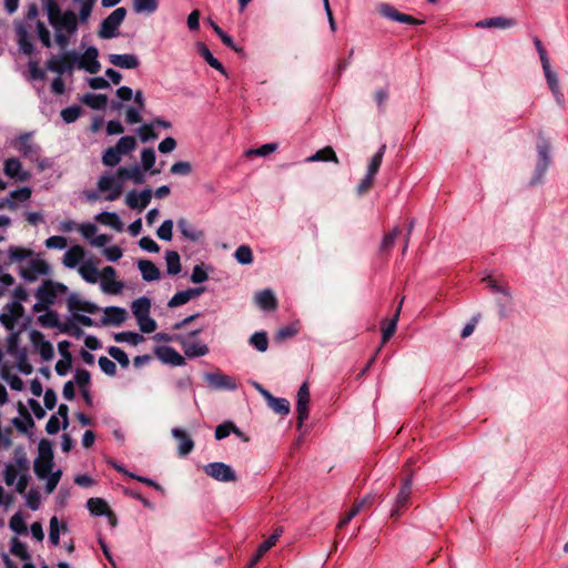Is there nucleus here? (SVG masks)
<instances>
[{
    "mask_svg": "<svg viewBox=\"0 0 568 568\" xmlns=\"http://www.w3.org/2000/svg\"><path fill=\"white\" fill-rule=\"evenodd\" d=\"M109 61L115 67L132 69L139 65V59L133 54H110Z\"/></svg>",
    "mask_w": 568,
    "mask_h": 568,
    "instance_id": "35",
    "label": "nucleus"
},
{
    "mask_svg": "<svg viewBox=\"0 0 568 568\" xmlns=\"http://www.w3.org/2000/svg\"><path fill=\"white\" fill-rule=\"evenodd\" d=\"M9 264L17 266L19 275L26 282H36L51 274L50 264L33 250L19 245H10L7 248Z\"/></svg>",
    "mask_w": 568,
    "mask_h": 568,
    "instance_id": "1",
    "label": "nucleus"
},
{
    "mask_svg": "<svg viewBox=\"0 0 568 568\" xmlns=\"http://www.w3.org/2000/svg\"><path fill=\"white\" fill-rule=\"evenodd\" d=\"M178 227H179L181 234L185 239H187V240H190L192 242H197V241H200L203 237V232L197 230L196 227H194L185 219H180L178 221Z\"/></svg>",
    "mask_w": 568,
    "mask_h": 568,
    "instance_id": "34",
    "label": "nucleus"
},
{
    "mask_svg": "<svg viewBox=\"0 0 568 568\" xmlns=\"http://www.w3.org/2000/svg\"><path fill=\"white\" fill-rule=\"evenodd\" d=\"M122 155L114 148H108L102 155V163L106 166H115L120 163Z\"/></svg>",
    "mask_w": 568,
    "mask_h": 568,
    "instance_id": "53",
    "label": "nucleus"
},
{
    "mask_svg": "<svg viewBox=\"0 0 568 568\" xmlns=\"http://www.w3.org/2000/svg\"><path fill=\"white\" fill-rule=\"evenodd\" d=\"M94 219H95V221L100 222L101 224L108 225L115 231L123 230V223L121 222V220L116 213L101 212V213L97 214Z\"/></svg>",
    "mask_w": 568,
    "mask_h": 568,
    "instance_id": "38",
    "label": "nucleus"
},
{
    "mask_svg": "<svg viewBox=\"0 0 568 568\" xmlns=\"http://www.w3.org/2000/svg\"><path fill=\"white\" fill-rule=\"evenodd\" d=\"M83 103H85L88 106L101 110L104 109L108 104V97L104 94H95V93H87L82 98Z\"/></svg>",
    "mask_w": 568,
    "mask_h": 568,
    "instance_id": "40",
    "label": "nucleus"
},
{
    "mask_svg": "<svg viewBox=\"0 0 568 568\" xmlns=\"http://www.w3.org/2000/svg\"><path fill=\"white\" fill-rule=\"evenodd\" d=\"M172 435L179 442L178 452L180 456H186L193 450L194 442L185 430L173 428Z\"/></svg>",
    "mask_w": 568,
    "mask_h": 568,
    "instance_id": "26",
    "label": "nucleus"
},
{
    "mask_svg": "<svg viewBox=\"0 0 568 568\" xmlns=\"http://www.w3.org/2000/svg\"><path fill=\"white\" fill-rule=\"evenodd\" d=\"M172 230H173V221L165 220L156 231V235L159 239L164 241H171L172 239Z\"/></svg>",
    "mask_w": 568,
    "mask_h": 568,
    "instance_id": "64",
    "label": "nucleus"
},
{
    "mask_svg": "<svg viewBox=\"0 0 568 568\" xmlns=\"http://www.w3.org/2000/svg\"><path fill=\"white\" fill-rule=\"evenodd\" d=\"M155 164V152L152 149H144V173L150 171L151 174H158L162 168L152 169ZM163 166V163L161 164Z\"/></svg>",
    "mask_w": 568,
    "mask_h": 568,
    "instance_id": "57",
    "label": "nucleus"
},
{
    "mask_svg": "<svg viewBox=\"0 0 568 568\" xmlns=\"http://www.w3.org/2000/svg\"><path fill=\"white\" fill-rule=\"evenodd\" d=\"M307 162H318V161H332L337 163L338 159L334 152V150L331 146H326L322 150H318L315 154L311 155L306 160Z\"/></svg>",
    "mask_w": 568,
    "mask_h": 568,
    "instance_id": "44",
    "label": "nucleus"
},
{
    "mask_svg": "<svg viewBox=\"0 0 568 568\" xmlns=\"http://www.w3.org/2000/svg\"><path fill=\"white\" fill-rule=\"evenodd\" d=\"M267 404L276 414L287 415L290 413L291 405H290V402L286 398H281V397H274L273 396L267 402Z\"/></svg>",
    "mask_w": 568,
    "mask_h": 568,
    "instance_id": "47",
    "label": "nucleus"
},
{
    "mask_svg": "<svg viewBox=\"0 0 568 568\" xmlns=\"http://www.w3.org/2000/svg\"><path fill=\"white\" fill-rule=\"evenodd\" d=\"M53 455L50 444L41 440L39 444V457L34 460L33 469L38 478L45 479L52 473Z\"/></svg>",
    "mask_w": 568,
    "mask_h": 568,
    "instance_id": "7",
    "label": "nucleus"
},
{
    "mask_svg": "<svg viewBox=\"0 0 568 568\" xmlns=\"http://www.w3.org/2000/svg\"><path fill=\"white\" fill-rule=\"evenodd\" d=\"M250 345L258 352H265L268 347V339L265 332H256L250 337Z\"/></svg>",
    "mask_w": 568,
    "mask_h": 568,
    "instance_id": "50",
    "label": "nucleus"
},
{
    "mask_svg": "<svg viewBox=\"0 0 568 568\" xmlns=\"http://www.w3.org/2000/svg\"><path fill=\"white\" fill-rule=\"evenodd\" d=\"M68 293L64 284L44 281L36 291L37 303L33 306L34 312L47 311L51 305L61 302Z\"/></svg>",
    "mask_w": 568,
    "mask_h": 568,
    "instance_id": "3",
    "label": "nucleus"
},
{
    "mask_svg": "<svg viewBox=\"0 0 568 568\" xmlns=\"http://www.w3.org/2000/svg\"><path fill=\"white\" fill-rule=\"evenodd\" d=\"M171 123L162 119L144 123V142L156 139L159 136V129H169Z\"/></svg>",
    "mask_w": 568,
    "mask_h": 568,
    "instance_id": "36",
    "label": "nucleus"
},
{
    "mask_svg": "<svg viewBox=\"0 0 568 568\" xmlns=\"http://www.w3.org/2000/svg\"><path fill=\"white\" fill-rule=\"evenodd\" d=\"M386 151V145L382 144L379 150L374 154V156L371 159V162L367 168V174L375 176L381 168L383 156Z\"/></svg>",
    "mask_w": 568,
    "mask_h": 568,
    "instance_id": "48",
    "label": "nucleus"
},
{
    "mask_svg": "<svg viewBox=\"0 0 568 568\" xmlns=\"http://www.w3.org/2000/svg\"><path fill=\"white\" fill-rule=\"evenodd\" d=\"M10 551L12 555L19 557L22 560L30 559L27 546L23 542H21L18 538H12Z\"/></svg>",
    "mask_w": 568,
    "mask_h": 568,
    "instance_id": "56",
    "label": "nucleus"
},
{
    "mask_svg": "<svg viewBox=\"0 0 568 568\" xmlns=\"http://www.w3.org/2000/svg\"><path fill=\"white\" fill-rule=\"evenodd\" d=\"M412 485H413V474L409 471L404 479L402 487L399 489V493L396 497L395 505L390 511V517L397 518L400 515V509L406 507L410 493H412Z\"/></svg>",
    "mask_w": 568,
    "mask_h": 568,
    "instance_id": "13",
    "label": "nucleus"
},
{
    "mask_svg": "<svg viewBox=\"0 0 568 568\" xmlns=\"http://www.w3.org/2000/svg\"><path fill=\"white\" fill-rule=\"evenodd\" d=\"M44 312L38 317L39 323L45 327H55L59 322L57 313L49 311V308Z\"/></svg>",
    "mask_w": 568,
    "mask_h": 568,
    "instance_id": "61",
    "label": "nucleus"
},
{
    "mask_svg": "<svg viewBox=\"0 0 568 568\" xmlns=\"http://www.w3.org/2000/svg\"><path fill=\"white\" fill-rule=\"evenodd\" d=\"M541 65H542V70H544L547 83H548L551 92L556 97H559L560 90H559L558 78H557V74L551 70L550 62L548 61V62H546V64H541Z\"/></svg>",
    "mask_w": 568,
    "mask_h": 568,
    "instance_id": "43",
    "label": "nucleus"
},
{
    "mask_svg": "<svg viewBox=\"0 0 568 568\" xmlns=\"http://www.w3.org/2000/svg\"><path fill=\"white\" fill-rule=\"evenodd\" d=\"M44 9L47 11L50 24H55L58 18L63 13L55 0H44Z\"/></svg>",
    "mask_w": 568,
    "mask_h": 568,
    "instance_id": "49",
    "label": "nucleus"
},
{
    "mask_svg": "<svg viewBox=\"0 0 568 568\" xmlns=\"http://www.w3.org/2000/svg\"><path fill=\"white\" fill-rule=\"evenodd\" d=\"M23 316V307L22 305H19V303H9L7 304L2 312L0 313V323L12 333L9 337V345L11 346L13 343H16L18 338V332H13L16 328L17 323L22 318Z\"/></svg>",
    "mask_w": 568,
    "mask_h": 568,
    "instance_id": "5",
    "label": "nucleus"
},
{
    "mask_svg": "<svg viewBox=\"0 0 568 568\" xmlns=\"http://www.w3.org/2000/svg\"><path fill=\"white\" fill-rule=\"evenodd\" d=\"M32 338L37 344L41 358L45 362L51 361L54 356V349L50 342L44 341L41 333L32 332Z\"/></svg>",
    "mask_w": 568,
    "mask_h": 568,
    "instance_id": "31",
    "label": "nucleus"
},
{
    "mask_svg": "<svg viewBox=\"0 0 568 568\" xmlns=\"http://www.w3.org/2000/svg\"><path fill=\"white\" fill-rule=\"evenodd\" d=\"M78 53L74 51H67L59 55H53L47 61V69L58 74L71 72L77 65Z\"/></svg>",
    "mask_w": 568,
    "mask_h": 568,
    "instance_id": "8",
    "label": "nucleus"
},
{
    "mask_svg": "<svg viewBox=\"0 0 568 568\" xmlns=\"http://www.w3.org/2000/svg\"><path fill=\"white\" fill-rule=\"evenodd\" d=\"M277 148H278L277 143H266L256 149H248L245 152V156H247V158H251L253 155L266 156V155L275 152L277 150Z\"/></svg>",
    "mask_w": 568,
    "mask_h": 568,
    "instance_id": "55",
    "label": "nucleus"
},
{
    "mask_svg": "<svg viewBox=\"0 0 568 568\" xmlns=\"http://www.w3.org/2000/svg\"><path fill=\"white\" fill-rule=\"evenodd\" d=\"M136 146V141L134 136L125 135L122 136L118 143L115 144V149L119 151L121 155H126L131 151H133Z\"/></svg>",
    "mask_w": 568,
    "mask_h": 568,
    "instance_id": "46",
    "label": "nucleus"
},
{
    "mask_svg": "<svg viewBox=\"0 0 568 568\" xmlns=\"http://www.w3.org/2000/svg\"><path fill=\"white\" fill-rule=\"evenodd\" d=\"M68 531V526L65 523L60 525L57 516H53L50 519L49 524V541L52 546L57 547L60 544V535L65 534Z\"/></svg>",
    "mask_w": 568,
    "mask_h": 568,
    "instance_id": "32",
    "label": "nucleus"
},
{
    "mask_svg": "<svg viewBox=\"0 0 568 568\" xmlns=\"http://www.w3.org/2000/svg\"><path fill=\"white\" fill-rule=\"evenodd\" d=\"M400 233L399 227H394L389 233L385 234L379 245L381 254H388L394 247L395 241Z\"/></svg>",
    "mask_w": 568,
    "mask_h": 568,
    "instance_id": "42",
    "label": "nucleus"
},
{
    "mask_svg": "<svg viewBox=\"0 0 568 568\" xmlns=\"http://www.w3.org/2000/svg\"><path fill=\"white\" fill-rule=\"evenodd\" d=\"M85 250L79 245L74 244L68 247L62 257V264L64 267L73 270L79 268L82 262H84Z\"/></svg>",
    "mask_w": 568,
    "mask_h": 568,
    "instance_id": "19",
    "label": "nucleus"
},
{
    "mask_svg": "<svg viewBox=\"0 0 568 568\" xmlns=\"http://www.w3.org/2000/svg\"><path fill=\"white\" fill-rule=\"evenodd\" d=\"M55 31H67L73 33L78 29V21L75 13L72 11L63 12L57 20L55 24H52Z\"/></svg>",
    "mask_w": 568,
    "mask_h": 568,
    "instance_id": "25",
    "label": "nucleus"
},
{
    "mask_svg": "<svg viewBox=\"0 0 568 568\" xmlns=\"http://www.w3.org/2000/svg\"><path fill=\"white\" fill-rule=\"evenodd\" d=\"M81 108L79 105H72L61 111V118L65 123H72L81 115Z\"/></svg>",
    "mask_w": 568,
    "mask_h": 568,
    "instance_id": "59",
    "label": "nucleus"
},
{
    "mask_svg": "<svg viewBox=\"0 0 568 568\" xmlns=\"http://www.w3.org/2000/svg\"><path fill=\"white\" fill-rule=\"evenodd\" d=\"M283 531V527L275 528L274 532L258 546L256 554L248 561V568L254 567L261 560V558L275 545Z\"/></svg>",
    "mask_w": 568,
    "mask_h": 568,
    "instance_id": "21",
    "label": "nucleus"
},
{
    "mask_svg": "<svg viewBox=\"0 0 568 568\" xmlns=\"http://www.w3.org/2000/svg\"><path fill=\"white\" fill-rule=\"evenodd\" d=\"M538 162L531 183H539L550 164V148L545 141L537 145Z\"/></svg>",
    "mask_w": 568,
    "mask_h": 568,
    "instance_id": "14",
    "label": "nucleus"
},
{
    "mask_svg": "<svg viewBox=\"0 0 568 568\" xmlns=\"http://www.w3.org/2000/svg\"><path fill=\"white\" fill-rule=\"evenodd\" d=\"M98 49L95 47H89L82 55L78 54L77 67L83 69L89 73L99 72L101 65L98 61Z\"/></svg>",
    "mask_w": 568,
    "mask_h": 568,
    "instance_id": "17",
    "label": "nucleus"
},
{
    "mask_svg": "<svg viewBox=\"0 0 568 568\" xmlns=\"http://www.w3.org/2000/svg\"><path fill=\"white\" fill-rule=\"evenodd\" d=\"M195 49L211 68L227 77L226 70L223 67V64L212 54V52L204 42H196Z\"/></svg>",
    "mask_w": 568,
    "mask_h": 568,
    "instance_id": "24",
    "label": "nucleus"
},
{
    "mask_svg": "<svg viewBox=\"0 0 568 568\" xmlns=\"http://www.w3.org/2000/svg\"><path fill=\"white\" fill-rule=\"evenodd\" d=\"M484 281L487 283L488 287L491 290L493 293L504 295L507 298V301L511 298L510 291L507 285L499 284L491 276L485 277Z\"/></svg>",
    "mask_w": 568,
    "mask_h": 568,
    "instance_id": "51",
    "label": "nucleus"
},
{
    "mask_svg": "<svg viewBox=\"0 0 568 568\" xmlns=\"http://www.w3.org/2000/svg\"><path fill=\"white\" fill-rule=\"evenodd\" d=\"M378 11L383 17H385L389 20L399 22V23H405V24H410V26H418V24L424 23L423 20H417L413 16L397 11L393 6H390L388 3H382L378 7Z\"/></svg>",
    "mask_w": 568,
    "mask_h": 568,
    "instance_id": "15",
    "label": "nucleus"
},
{
    "mask_svg": "<svg viewBox=\"0 0 568 568\" xmlns=\"http://www.w3.org/2000/svg\"><path fill=\"white\" fill-rule=\"evenodd\" d=\"M204 378L209 387L213 389L234 390L237 388L235 378L223 373H206Z\"/></svg>",
    "mask_w": 568,
    "mask_h": 568,
    "instance_id": "16",
    "label": "nucleus"
},
{
    "mask_svg": "<svg viewBox=\"0 0 568 568\" xmlns=\"http://www.w3.org/2000/svg\"><path fill=\"white\" fill-rule=\"evenodd\" d=\"M71 368V355L65 351L62 359H59L55 364V372L60 376H64Z\"/></svg>",
    "mask_w": 568,
    "mask_h": 568,
    "instance_id": "62",
    "label": "nucleus"
},
{
    "mask_svg": "<svg viewBox=\"0 0 568 568\" xmlns=\"http://www.w3.org/2000/svg\"><path fill=\"white\" fill-rule=\"evenodd\" d=\"M310 388L307 383H303L297 392V402H296V410H297V425L301 427L308 418V403H310Z\"/></svg>",
    "mask_w": 568,
    "mask_h": 568,
    "instance_id": "18",
    "label": "nucleus"
},
{
    "mask_svg": "<svg viewBox=\"0 0 568 568\" xmlns=\"http://www.w3.org/2000/svg\"><path fill=\"white\" fill-rule=\"evenodd\" d=\"M166 271L171 275L181 272L180 255L175 251H168L165 254Z\"/></svg>",
    "mask_w": 568,
    "mask_h": 568,
    "instance_id": "45",
    "label": "nucleus"
},
{
    "mask_svg": "<svg viewBox=\"0 0 568 568\" xmlns=\"http://www.w3.org/2000/svg\"><path fill=\"white\" fill-rule=\"evenodd\" d=\"M515 24L516 21L514 19L506 17H493L476 22V27L481 29H509L513 28Z\"/></svg>",
    "mask_w": 568,
    "mask_h": 568,
    "instance_id": "28",
    "label": "nucleus"
},
{
    "mask_svg": "<svg viewBox=\"0 0 568 568\" xmlns=\"http://www.w3.org/2000/svg\"><path fill=\"white\" fill-rule=\"evenodd\" d=\"M78 273L88 283H97L101 272L97 268L91 260H87L79 265Z\"/></svg>",
    "mask_w": 568,
    "mask_h": 568,
    "instance_id": "30",
    "label": "nucleus"
},
{
    "mask_svg": "<svg viewBox=\"0 0 568 568\" xmlns=\"http://www.w3.org/2000/svg\"><path fill=\"white\" fill-rule=\"evenodd\" d=\"M9 527L12 531H14L16 534L18 535H23L27 532V525H26V520H24V517L22 516V514L19 511V513H16L11 518H10V521H9Z\"/></svg>",
    "mask_w": 568,
    "mask_h": 568,
    "instance_id": "52",
    "label": "nucleus"
},
{
    "mask_svg": "<svg viewBox=\"0 0 568 568\" xmlns=\"http://www.w3.org/2000/svg\"><path fill=\"white\" fill-rule=\"evenodd\" d=\"M126 10L124 8H116L113 10L102 22L99 29V37L101 39H112L119 34V28L124 21Z\"/></svg>",
    "mask_w": 568,
    "mask_h": 568,
    "instance_id": "6",
    "label": "nucleus"
},
{
    "mask_svg": "<svg viewBox=\"0 0 568 568\" xmlns=\"http://www.w3.org/2000/svg\"><path fill=\"white\" fill-rule=\"evenodd\" d=\"M87 507L92 515L102 516L106 515L111 527H115L116 518L109 509L108 504L101 498H90L87 501Z\"/></svg>",
    "mask_w": 568,
    "mask_h": 568,
    "instance_id": "22",
    "label": "nucleus"
},
{
    "mask_svg": "<svg viewBox=\"0 0 568 568\" xmlns=\"http://www.w3.org/2000/svg\"><path fill=\"white\" fill-rule=\"evenodd\" d=\"M17 37L20 50L24 54H31L33 52V45L29 39V33L23 26L17 28Z\"/></svg>",
    "mask_w": 568,
    "mask_h": 568,
    "instance_id": "41",
    "label": "nucleus"
},
{
    "mask_svg": "<svg viewBox=\"0 0 568 568\" xmlns=\"http://www.w3.org/2000/svg\"><path fill=\"white\" fill-rule=\"evenodd\" d=\"M32 190L29 186H22L9 193L8 197L3 201L0 207H8L11 211L18 209L19 203H24L30 200Z\"/></svg>",
    "mask_w": 568,
    "mask_h": 568,
    "instance_id": "20",
    "label": "nucleus"
},
{
    "mask_svg": "<svg viewBox=\"0 0 568 568\" xmlns=\"http://www.w3.org/2000/svg\"><path fill=\"white\" fill-rule=\"evenodd\" d=\"M235 260L242 265H248L253 262L252 250L247 245H241L234 253Z\"/></svg>",
    "mask_w": 568,
    "mask_h": 568,
    "instance_id": "54",
    "label": "nucleus"
},
{
    "mask_svg": "<svg viewBox=\"0 0 568 568\" xmlns=\"http://www.w3.org/2000/svg\"><path fill=\"white\" fill-rule=\"evenodd\" d=\"M109 355L115 359L121 366L126 367L130 363L128 355L123 349L116 346H110L108 349Z\"/></svg>",
    "mask_w": 568,
    "mask_h": 568,
    "instance_id": "60",
    "label": "nucleus"
},
{
    "mask_svg": "<svg viewBox=\"0 0 568 568\" xmlns=\"http://www.w3.org/2000/svg\"><path fill=\"white\" fill-rule=\"evenodd\" d=\"M255 303L265 311H273L276 308V298L271 290H263L255 294Z\"/></svg>",
    "mask_w": 568,
    "mask_h": 568,
    "instance_id": "33",
    "label": "nucleus"
},
{
    "mask_svg": "<svg viewBox=\"0 0 568 568\" xmlns=\"http://www.w3.org/2000/svg\"><path fill=\"white\" fill-rule=\"evenodd\" d=\"M202 331L203 328H197L187 334H181V337H178V343L181 345L186 357L196 358L209 354V346L197 338Z\"/></svg>",
    "mask_w": 568,
    "mask_h": 568,
    "instance_id": "4",
    "label": "nucleus"
},
{
    "mask_svg": "<svg viewBox=\"0 0 568 568\" xmlns=\"http://www.w3.org/2000/svg\"><path fill=\"white\" fill-rule=\"evenodd\" d=\"M204 473L217 481L229 483L236 480V475L232 467L221 462L205 465Z\"/></svg>",
    "mask_w": 568,
    "mask_h": 568,
    "instance_id": "9",
    "label": "nucleus"
},
{
    "mask_svg": "<svg viewBox=\"0 0 568 568\" xmlns=\"http://www.w3.org/2000/svg\"><path fill=\"white\" fill-rule=\"evenodd\" d=\"M17 150L31 162H36L39 164L40 169H44L47 163L44 161H40L41 149L38 144L32 143L29 139V135L21 136L19 142L17 143Z\"/></svg>",
    "mask_w": 568,
    "mask_h": 568,
    "instance_id": "11",
    "label": "nucleus"
},
{
    "mask_svg": "<svg viewBox=\"0 0 568 568\" xmlns=\"http://www.w3.org/2000/svg\"><path fill=\"white\" fill-rule=\"evenodd\" d=\"M153 354L163 364L173 367L184 366L186 364L185 357L170 346H155Z\"/></svg>",
    "mask_w": 568,
    "mask_h": 568,
    "instance_id": "10",
    "label": "nucleus"
},
{
    "mask_svg": "<svg viewBox=\"0 0 568 568\" xmlns=\"http://www.w3.org/2000/svg\"><path fill=\"white\" fill-rule=\"evenodd\" d=\"M128 181L135 184L142 183V168L138 164L130 168H120L115 173L102 175L98 181V190L106 193V201H114L120 197L123 186Z\"/></svg>",
    "mask_w": 568,
    "mask_h": 568,
    "instance_id": "2",
    "label": "nucleus"
},
{
    "mask_svg": "<svg viewBox=\"0 0 568 568\" xmlns=\"http://www.w3.org/2000/svg\"><path fill=\"white\" fill-rule=\"evenodd\" d=\"M3 170L7 176L17 181L23 182L29 179V173L22 170L21 162L16 158L6 160Z\"/></svg>",
    "mask_w": 568,
    "mask_h": 568,
    "instance_id": "23",
    "label": "nucleus"
},
{
    "mask_svg": "<svg viewBox=\"0 0 568 568\" xmlns=\"http://www.w3.org/2000/svg\"><path fill=\"white\" fill-rule=\"evenodd\" d=\"M79 232L82 234V236L91 243V240L94 239L98 227L95 224L91 222L82 223L78 227Z\"/></svg>",
    "mask_w": 568,
    "mask_h": 568,
    "instance_id": "63",
    "label": "nucleus"
},
{
    "mask_svg": "<svg viewBox=\"0 0 568 568\" xmlns=\"http://www.w3.org/2000/svg\"><path fill=\"white\" fill-rule=\"evenodd\" d=\"M44 246L49 250H64L68 246V240L61 235H53L44 241Z\"/></svg>",
    "mask_w": 568,
    "mask_h": 568,
    "instance_id": "58",
    "label": "nucleus"
},
{
    "mask_svg": "<svg viewBox=\"0 0 568 568\" xmlns=\"http://www.w3.org/2000/svg\"><path fill=\"white\" fill-rule=\"evenodd\" d=\"M101 290L108 294H119L123 284L115 280V270L112 266H105L99 277Z\"/></svg>",
    "mask_w": 568,
    "mask_h": 568,
    "instance_id": "12",
    "label": "nucleus"
},
{
    "mask_svg": "<svg viewBox=\"0 0 568 568\" xmlns=\"http://www.w3.org/2000/svg\"><path fill=\"white\" fill-rule=\"evenodd\" d=\"M204 292V287L187 288L185 291L178 292L169 301V307H176L186 304L190 300L199 296Z\"/></svg>",
    "mask_w": 568,
    "mask_h": 568,
    "instance_id": "29",
    "label": "nucleus"
},
{
    "mask_svg": "<svg viewBox=\"0 0 568 568\" xmlns=\"http://www.w3.org/2000/svg\"><path fill=\"white\" fill-rule=\"evenodd\" d=\"M403 302H404V297L400 300L399 305L396 308L394 316L388 321L387 326L383 328L382 345L379 347H382L384 344H386L389 341V338L393 336V334L395 333L397 323L399 320V313L402 310ZM379 349L381 348H378V351Z\"/></svg>",
    "mask_w": 568,
    "mask_h": 568,
    "instance_id": "37",
    "label": "nucleus"
},
{
    "mask_svg": "<svg viewBox=\"0 0 568 568\" xmlns=\"http://www.w3.org/2000/svg\"><path fill=\"white\" fill-rule=\"evenodd\" d=\"M126 318V311L122 307L118 306H109L104 310V315L102 317L103 325H120Z\"/></svg>",
    "mask_w": 568,
    "mask_h": 568,
    "instance_id": "27",
    "label": "nucleus"
},
{
    "mask_svg": "<svg viewBox=\"0 0 568 568\" xmlns=\"http://www.w3.org/2000/svg\"><path fill=\"white\" fill-rule=\"evenodd\" d=\"M69 308L72 312H74V314L77 312L95 314L99 311V307L95 304H93L91 302H87V301H80V300H77L75 297H71L69 300Z\"/></svg>",
    "mask_w": 568,
    "mask_h": 568,
    "instance_id": "39",
    "label": "nucleus"
}]
</instances>
